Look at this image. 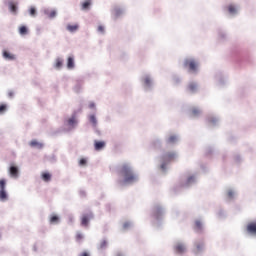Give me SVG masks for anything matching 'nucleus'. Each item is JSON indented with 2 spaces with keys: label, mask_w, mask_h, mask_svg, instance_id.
<instances>
[{
  "label": "nucleus",
  "mask_w": 256,
  "mask_h": 256,
  "mask_svg": "<svg viewBox=\"0 0 256 256\" xmlns=\"http://www.w3.org/2000/svg\"><path fill=\"white\" fill-rule=\"evenodd\" d=\"M119 173L123 177L124 183H135L137 181V175L133 172V168L129 164H123Z\"/></svg>",
  "instance_id": "nucleus-1"
},
{
  "label": "nucleus",
  "mask_w": 256,
  "mask_h": 256,
  "mask_svg": "<svg viewBox=\"0 0 256 256\" xmlns=\"http://www.w3.org/2000/svg\"><path fill=\"white\" fill-rule=\"evenodd\" d=\"M184 67H186V69H189L191 73H197L199 63H197V61H195L194 59H186L184 61Z\"/></svg>",
  "instance_id": "nucleus-2"
},
{
  "label": "nucleus",
  "mask_w": 256,
  "mask_h": 256,
  "mask_svg": "<svg viewBox=\"0 0 256 256\" xmlns=\"http://www.w3.org/2000/svg\"><path fill=\"white\" fill-rule=\"evenodd\" d=\"M7 185V182L5 179L0 180V201H7V191L5 190V187Z\"/></svg>",
  "instance_id": "nucleus-3"
},
{
  "label": "nucleus",
  "mask_w": 256,
  "mask_h": 256,
  "mask_svg": "<svg viewBox=\"0 0 256 256\" xmlns=\"http://www.w3.org/2000/svg\"><path fill=\"white\" fill-rule=\"evenodd\" d=\"M174 251L175 253H177L178 255H183V253H185V251H187V248L185 247V244L183 243H177L174 246Z\"/></svg>",
  "instance_id": "nucleus-4"
},
{
  "label": "nucleus",
  "mask_w": 256,
  "mask_h": 256,
  "mask_svg": "<svg viewBox=\"0 0 256 256\" xmlns=\"http://www.w3.org/2000/svg\"><path fill=\"white\" fill-rule=\"evenodd\" d=\"M89 219H93V214H84L81 218V225L87 227V225H89Z\"/></svg>",
  "instance_id": "nucleus-5"
},
{
  "label": "nucleus",
  "mask_w": 256,
  "mask_h": 256,
  "mask_svg": "<svg viewBox=\"0 0 256 256\" xmlns=\"http://www.w3.org/2000/svg\"><path fill=\"white\" fill-rule=\"evenodd\" d=\"M66 125L67 127H69L70 129H73L75 127V125H77V118L75 116H72L71 118H69L66 121Z\"/></svg>",
  "instance_id": "nucleus-6"
},
{
  "label": "nucleus",
  "mask_w": 256,
  "mask_h": 256,
  "mask_svg": "<svg viewBox=\"0 0 256 256\" xmlns=\"http://www.w3.org/2000/svg\"><path fill=\"white\" fill-rule=\"evenodd\" d=\"M177 157V154L174 152H168L163 156L164 161H174V159Z\"/></svg>",
  "instance_id": "nucleus-7"
},
{
  "label": "nucleus",
  "mask_w": 256,
  "mask_h": 256,
  "mask_svg": "<svg viewBox=\"0 0 256 256\" xmlns=\"http://www.w3.org/2000/svg\"><path fill=\"white\" fill-rule=\"evenodd\" d=\"M9 173L11 177H14L15 179H17L19 177V168H17L16 166H11Z\"/></svg>",
  "instance_id": "nucleus-8"
},
{
  "label": "nucleus",
  "mask_w": 256,
  "mask_h": 256,
  "mask_svg": "<svg viewBox=\"0 0 256 256\" xmlns=\"http://www.w3.org/2000/svg\"><path fill=\"white\" fill-rule=\"evenodd\" d=\"M105 147V141H94V149L95 151H101Z\"/></svg>",
  "instance_id": "nucleus-9"
},
{
  "label": "nucleus",
  "mask_w": 256,
  "mask_h": 256,
  "mask_svg": "<svg viewBox=\"0 0 256 256\" xmlns=\"http://www.w3.org/2000/svg\"><path fill=\"white\" fill-rule=\"evenodd\" d=\"M247 231L248 233H251V235H256V222L248 224Z\"/></svg>",
  "instance_id": "nucleus-10"
},
{
  "label": "nucleus",
  "mask_w": 256,
  "mask_h": 256,
  "mask_svg": "<svg viewBox=\"0 0 256 256\" xmlns=\"http://www.w3.org/2000/svg\"><path fill=\"white\" fill-rule=\"evenodd\" d=\"M187 91L188 93H197V84L195 82L188 84Z\"/></svg>",
  "instance_id": "nucleus-11"
},
{
  "label": "nucleus",
  "mask_w": 256,
  "mask_h": 256,
  "mask_svg": "<svg viewBox=\"0 0 256 256\" xmlns=\"http://www.w3.org/2000/svg\"><path fill=\"white\" fill-rule=\"evenodd\" d=\"M3 57H4V59H7L8 61H15V55H13L7 51L3 52Z\"/></svg>",
  "instance_id": "nucleus-12"
},
{
  "label": "nucleus",
  "mask_w": 256,
  "mask_h": 256,
  "mask_svg": "<svg viewBox=\"0 0 256 256\" xmlns=\"http://www.w3.org/2000/svg\"><path fill=\"white\" fill-rule=\"evenodd\" d=\"M66 29L70 33H75V31H77V29H79V25H77V24H74V25L68 24Z\"/></svg>",
  "instance_id": "nucleus-13"
},
{
  "label": "nucleus",
  "mask_w": 256,
  "mask_h": 256,
  "mask_svg": "<svg viewBox=\"0 0 256 256\" xmlns=\"http://www.w3.org/2000/svg\"><path fill=\"white\" fill-rule=\"evenodd\" d=\"M41 177L45 181V183H49V181H51V173L49 172L42 173Z\"/></svg>",
  "instance_id": "nucleus-14"
},
{
  "label": "nucleus",
  "mask_w": 256,
  "mask_h": 256,
  "mask_svg": "<svg viewBox=\"0 0 256 256\" xmlns=\"http://www.w3.org/2000/svg\"><path fill=\"white\" fill-rule=\"evenodd\" d=\"M91 7V0H85L82 2V10L87 11Z\"/></svg>",
  "instance_id": "nucleus-15"
},
{
  "label": "nucleus",
  "mask_w": 256,
  "mask_h": 256,
  "mask_svg": "<svg viewBox=\"0 0 256 256\" xmlns=\"http://www.w3.org/2000/svg\"><path fill=\"white\" fill-rule=\"evenodd\" d=\"M30 147H37V149H43V145L40 142H37V140H32L30 142Z\"/></svg>",
  "instance_id": "nucleus-16"
},
{
  "label": "nucleus",
  "mask_w": 256,
  "mask_h": 256,
  "mask_svg": "<svg viewBox=\"0 0 256 256\" xmlns=\"http://www.w3.org/2000/svg\"><path fill=\"white\" fill-rule=\"evenodd\" d=\"M67 67L68 69H73L75 67V60L73 57L68 58Z\"/></svg>",
  "instance_id": "nucleus-17"
},
{
  "label": "nucleus",
  "mask_w": 256,
  "mask_h": 256,
  "mask_svg": "<svg viewBox=\"0 0 256 256\" xmlns=\"http://www.w3.org/2000/svg\"><path fill=\"white\" fill-rule=\"evenodd\" d=\"M9 9L12 13H17V4L15 2H9Z\"/></svg>",
  "instance_id": "nucleus-18"
},
{
  "label": "nucleus",
  "mask_w": 256,
  "mask_h": 256,
  "mask_svg": "<svg viewBox=\"0 0 256 256\" xmlns=\"http://www.w3.org/2000/svg\"><path fill=\"white\" fill-rule=\"evenodd\" d=\"M50 223H51L52 225H55V224L59 223V216H57V215H52V216L50 217Z\"/></svg>",
  "instance_id": "nucleus-19"
},
{
  "label": "nucleus",
  "mask_w": 256,
  "mask_h": 256,
  "mask_svg": "<svg viewBox=\"0 0 256 256\" xmlns=\"http://www.w3.org/2000/svg\"><path fill=\"white\" fill-rule=\"evenodd\" d=\"M204 244L203 243H197L196 248L194 249L195 253H201L203 251Z\"/></svg>",
  "instance_id": "nucleus-20"
},
{
  "label": "nucleus",
  "mask_w": 256,
  "mask_h": 256,
  "mask_svg": "<svg viewBox=\"0 0 256 256\" xmlns=\"http://www.w3.org/2000/svg\"><path fill=\"white\" fill-rule=\"evenodd\" d=\"M19 33L20 35H27L28 33L27 26H20Z\"/></svg>",
  "instance_id": "nucleus-21"
},
{
  "label": "nucleus",
  "mask_w": 256,
  "mask_h": 256,
  "mask_svg": "<svg viewBox=\"0 0 256 256\" xmlns=\"http://www.w3.org/2000/svg\"><path fill=\"white\" fill-rule=\"evenodd\" d=\"M167 143H170V144L177 143V136L171 135V136L167 139Z\"/></svg>",
  "instance_id": "nucleus-22"
},
{
  "label": "nucleus",
  "mask_w": 256,
  "mask_h": 256,
  "mask_svg": "<svg viewBox=\"0 0 256 256\" xmlns=\"http://www.w3.org/2000/svg\"><path fill=\"white\" fill-rule=\"evenodd\" d=\"M55 67L56 69H61V67H63V60L60 58L56 59Z\"/></svg>",
  "instance_id": "nucleus-23"
},
{
  "label": "nucleus",
  "mask_w": 256,
  "mask_h": 256,
  "mask_svg": "<svg viewBox=\"0 0 256 256\" xmlns=\"http://www.w3.org/2000/svg\"><path fill=\"white\" fill-rule=\"evenodd\" d=\"M228 11L231 15H235V13H237V8H235L233 5H229Z\"/></svg>",
  "instance_id": "nucleus-24"
},
{
  "label": "nucleus",
  "mask_w": 256,
  "mask_h": 256,
  "mask_svg": "<svg viewBox=\"0 0 256 256\" xmlns=\"http://www.w3.org/2000/svg\"><path fill=\"white\" fill-rule=\"evenodd\" d=\"M199 113H201V110H199L198 108H192L191 109V115L193 117H197V115H199Z\"/></svg>",
  "instance_id": "nucleus-25"
},
{
  "label": "nucleus",
  "mask_w": 256,
  "mask_h": 256,
  "mask_svg": "<svg viewBox=\"0 0 256 256\" xmlns=\"http://www.w3.org/2000/svg\"><path fill=\"white\" fill-rule=\"evenodd\" d=\"M144 84L146 87H150L151 86V78L149 76H146L144 78Z\"/></svg>",
  "instance_id": "nucleus-26"
},
{
  "label": "nucleus",
  "mask_w": 256,
  "mask_h": 256,
  "mask_svg": "<svg viewBox=\"0 0 256 256\" xmlns=\"http://www.w3.org/2000/svg\"><path fill=\"white\" fill-rule=\"evenodd\" d=\"M7 111V104H1L0 105V115H3Z\"/></svg>",
  "instance_id": "nucleus-27"
},
{
  "label": "nucleus",
  "mask_w": 256,
  "mask_h": 256,
  "mask_svg": "<svg viewBox=\"0 0 256 256\" xmlns=\"http://www.w3.org/2000/svg\"><path fill=\"white\" fill-rule=\"evenodd\" d=\"M195 229H196V231H201V229H202L201 221L195 222Z\"/></svg>",
  "instance_id": "nucleus-28"
},
{
  "label": "nucleus",
  "mask_w": 256,
  "mask_h": 256,
  "mask_svg": "<svg viewBox=\"0 0 256 256\" xmlns=\"http://www.w3.org/2000/svg\"><path fill=\"white\" fill-rule=\"evenodd\" d=\"M90 123L94 126L97 125V118H95V115L90 116Z\"/></svg>",
  "instance_id": "nucleus-29"
},
{
  "label": "nucleus",
  "mask_w": 256,
  "mask_h": 256,
  "mask_svg": "<svg viewBox=\"0 0 256 256\" xmlns=\"http://www.w3.org/2000/svg\"><path fill=\"white\" fill-rule=\"evenodd\" d=\"M30 15L32 17H35V15H37V10L35 9V7H31L30 8Z\"/></svg>",
  "instance_id": "nucleus-30"
},
{
  "label": "nucleus",
  "mask_w": 256,
  "mask_h": 256,
  "mask_svg": "<svg viewBox=\"0 0 256 256\" xmlns=\"http://www.w3.org/2000/svg\"><path fill=\"white\" fill-rule=\"evenodd\" d=\"M79 165H80L81 167H84V165H87V159L81 158L80 161H79Z\"/></svg>",
  "instance_id": "nucleus-31"
},
{
  "label": "nucleus",
  "mask_w": 256,
  "mask_h": 256,
  "mask_svg": "<svg viewBox=\"0 0 256 256\" xmlns=\"http://www.w3.org/2000/svg\"><path fill=\"white\" fill-rule=\"evenodd\" d=\"M235 195V192H233L232 190H229L228 192H227V197H228V199H233V196Z\"/></svg>",
  "instance_id": "nucleus-32"
},
{
  "label": "nucleus",
  "mask_w": 256,
  "mask_h": 256,
  "mask_svg": "<svg viewBox=\"0 0 256 256\" xmlns=\"http://www.w3.org/2000/svg\"><path fill=\"white\" fill-rule=\"evenodd\" d=\"M76 241H83V234L77 233L76 234Z\"/></svg>",
  "instance_id": "nucleus-33"
},
{
  "label": "nucleus",
  "mask_w": 256,
  "mask_h": 256,
  "mask_svg": "<svg viewBox=\"0 0 256 256\" xmlns=\"http://www.w3.org/2000/svg\"><path fill=\"white\" fill-rule=\"evenodd\" d=\"M57 15V12L55 10H52L50 13H49V17L50 19H53V17H55Z\"/></svg>",
  "instance_id": "nucleus-34"
},
{
  "label": "nucleus",
  "mask_w": 256,
  "mask_h": 256,
  "mask_svg": "<svg viewBox=\"0 0 256 256\" xmlns=\"http://www.w3.org/2000/svg\"><path fill=\"white\" fill-rule=\"evenodd\" d=\"M107 247V241H102L100 244V249H105Z\"/></svg>",
  "instance_id": "nucleus-35"
},
{
  "label": "nucleus",
  "mask_w": 256,
  "mask_h": 256,
  "mask_svg": "<svg viewBox=\"0 0 256 256\" xmlns=\"http://www.w3.org/2000/svg\"><path fill=\"white\" fill-rule=\"evenodd\" d=\"M99 33H105V28L103 26H98Z\"/></svg>",
  "instance_id": "nucleus-36"
},
{
  "label": "nucleus",
  "mask_w": 256,
  "mask_h": 256,
  "mask_svg": "<svg viewBox=\"0 0 256 256\" xmlns=\"http://www.w3.org/2000/svg\"><path fill=\"white\" fill-rule=\"evenodd\" d=\"M130 226H131V224H129V222H126L123 224L124 229H128V227H130Z\"/></svg>",
  "instance_id": "nucleus-37"
},
{
  "label": "nucleus",
  "mask_w": 256,
  "mask_h": 256,
  "mask_svg": "<svg viewBox=\"0 0 256 256\" xmlns=\"http://www.w3.org/2000/svg\"><path fill=\"white\" fill-rule=\"evenodd\" d=\"M14 95H15V92H13V91H10V92H8V97H14Z\"/></svg>",
  "instance_id": "nucleus-38"
},
{
  "label": "nucleus",
  "mask_w": 256,
  "mask_h": 256,
  "mask_svg": "<svg viewBox=\"0 0 256 256\" xmlns=\"http://www.w3.org/2000/svg\"><path fill=\"white\" fill-rule=\"evenodd\" d=\"M123 14V10H121V8H118V17L119 15H122Z\"/></svg>",
  "instance_id": "nucleus-39"
},
{
  "label": "nucleus",
  "mask_w": 256,
  "mask_h": 256,
  "mask_svg": "<svg viewBox=\"0 0 256 256\" xmlns=\"http://www.w3.org/2000/svg\"><path fill=\"white\" fill-rule=\"evenodd\" d=\"M89 107H90V109H94L95 108V103H90Z\"/></svg>",
  "instance_id": "nucleus-40"
}]
</instances>
